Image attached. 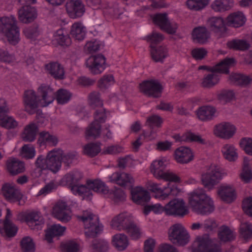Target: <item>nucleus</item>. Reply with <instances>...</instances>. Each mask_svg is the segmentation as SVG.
Listing matches in <instances>:
<instances>
[{"label":"nucleus","mask_w":252,"mask_h":252,"mask_svg":"<svg viewBox=\"0 0 252 252\" xmlns=\"http://www.w3.org/2000/svg\"><path fill=\"white\" fill-rule=\"evenodd\" d=\"M83 174L80 171L73 170L65 174L61 180L63 186H67L74 195L83 196L86 199H91L92 191L105 194L108 190L106 184L99 179L88 180L85 185L81 183Z\"/></svg>","instance_id":"1"},{"label":"nucleus","mask_w":252,"mask_h":252,"mask_svg":"<svg viewBox=\"0 0 252 252\" xmlns=\"http://www.w3.org/2000/svg\"><path fill=\"white\" fill-rule=\"evenodd\" d=\"M109 179L112 183L126 188L130 189L131 199L135 204L145 205L149 202L151 199L149 192L141 187L133 188L134 180L129 174L116 172L113 173Z\"/></svg>","instance_id":"2"},{"label":"nucleus","mask_w":252,"mask_h":252,"mask_svg":"<svg viewBox=\"0 0 252 252\" xmlns=\"http://www.w3.org/2000/svg\"><path fill=\"white\" fill-rule=\"evenodd\" d=\"M189 202L192 211L198 215H208L215 210L213 200L201 191L192 192L189 197Z\"/></svg>","instance_id":"3"},{"label":"nucleus","mask_w":252,"mask_h":252,"mask_svg":"<svg viewBox=\"0 0 252 252\" xmlns=\"http://www.w3.org/2000/svg\"><path fill=\"white\" fill-rule=\"evenodd\" d=\"M36 167L39 169L41 174L43 170H48L56 174L61 169L62 166V153L59 150L54 149L49 151L44 158L39 156L35 162Z\"/></svg>","instance_id":"4"},{"label":"nucleus","mask_w":252,"mask_h":252,"mask_svg":"<svg viewBox=\"0 0 252 252\" xmlns=\"http://www.w3.org/2000/svg\"><path fill=\"white\" fill-rule=\"evenodd\" d=\"M0 33L5 35L10 44L15 45L18 43L20 40V31L14 16L0 18Z\"/></svg>","instance_id":"5"},{"label":"nucleus","mask_w":252,"mask_h":252,"mask_svg":"<svg viewBox=\"0 0 252 252\" xmlns=\"http://www.w3.org/2000/svg\"><path fill=\"white\" fill-rule=\"evenodd\" d=\"M84 224L85 235L87 238L96 237L103 230V226L100 225L97 216L90 212L85 211L82 216H78Z\"/></svg>","instance_id":"6"},{"label":"nucleus","mask_w":252,"mask_h":252,"mask_svg":"<svg viewBox=\"0 0 252 252\" xmlns=\"http://www.w3.org/2000/svg\"><path fill=\"white\" fill-rule=\"evenodd\" d=\"M139 91L149 97L159 98L161 97L163 87L158 79L145 80L139 83Z\"/></svg>","instance_id":"7"},{"label":"nucleus","mask_w":252,"mask_h":252,"mask_svg":"<svg viewBox=\"0 0 252 252\" xmlns=\"http://www.w3.org/2000/svg\"><path fill=\"white\" fill-rule=\"evenodd\" d=\"M168 237L173 244L179 246H184L189 242L190 236L182 224L176 223L170 227Z\"/></svg>","instance_id":"8"},{"label":"nucleus","mask_w":252,"mask_h":252,"mask_svg":"<svg viewBox=\"0 0 252 252\" xmlns=\"http://www.w3.org/2000/svg\"><path fill=\"white\" fill-rule=\"evenodd\" d=\"M222 177L221 168L219 166L211 164L208 171L202 174L201 182L205 188L212 189L222 179Z\"/></svg>","instance_id":"9"},{"label":"nucleus","mask_w":252,"mask_h":252,"mask_svg":"<svg viewBox=\"0 0 252 252\" xmlns=\"http://www.w3.org/2000/svg\"><path fill=\"white\" fill-rule=\"evenodd\" d=\"M1 191L5 199L9 202L18 203L19 205L22 206L27 201V197L21 190L9 183H5L2 185Z\"/></svg>","instance_id":"10"},{"label":"nucleus","mask_w":252,"mask_h":252,"mask_svg":"<svg viewBox=\"0 0 252 252\" xmlns=\"http://www.w3.org/2000/svg\"><path fill=\"white\" fill-rule=\"evenodd\" d=\"M149 189L155 193L156 198L159 197L162 199H165L169 195L177 196L181 191L176 185L170 183H167L162 187L159 184L152 183L149 185Z\"/></svg>","instance_id":"11"},{"label":"nucleus","mask_w":252,"mask_h":252,"mask_svg":"<svg viewBox=\"0 0 252 252\" xmlns=\"http://www.w3.org/2000/svg\"><path fill=\"white\" fill-rule=\"evenodd\" d=\"M189 210L183 199L174 198L166 204L165 214L174 217L183 218Z\"/></svg>","instance_id":"12"},{"label":"nucleus","mask_w":252,"mask_h":252,"mask_svg":"<svg viewBox=\"0 0 252 252\" xmlns=\"http://www.w3.org/2000/svg\"><path fill=\"white\" fill-rule=\"evenodd\" d=\"M153 23L163 31L170 34L176 33L177 27L170 22L166 13H158L151 16Z\"/></svg>","instance_id":"13"},{"label":"nucleus","mask_w":252,"mask_h":252,"mask_svg":"<svg viewBox=\"0 0 252 252\" xmlns=\"http://www.w3.org/2000/svg\"><path fill=\"white\" fill-rule=\"evenodd\" d=\"M86 63L87 67L93 74H99L106 68V58L102 54H96L90 57Z\"/></svg>","instance_id":"14"},{"label":"nucleus","mask_w":252,"mask_h":252,"mask_svg":"<svg viewBox=\"0 0 252 252\" xmlns=\"http://www.w3.org/2000/svg\"><path fill=\"white\" fill-rule=\"evenodd\" d=\"M236 63L235 59L226 58L213 66L201 65L198 69L206 70L212 73H219L225 74L229 73V67Z\"/></svg>","instance_id":"15"},{"label":"nucleus","mask_w":252,"mask_h":252,"mask_svg":"<svg viewBox=\"0 0 252 252\" xmlns=\"http://www.w3.org/2000/svg\"><path fill=\"white\" fill-rule=\"evenodd\" d=\"M65 9L68 16L74 19L81 17L85 12V5L81 0H67Z\"/></svg>","instance_id":"16"},{"label":"nucleus","mask_w":252,"mask_h":252,"mask_svg":"<svg viewBox=\"0 0 252 252\" xmlns=\"http://www.w3.org/2000/svg\"><path fill=\"white\" fill-rule=\"evenodd\" d=\"M38 96L32 90H26L24 93L23 102L25 109L30 114H34L38 107L40 101Z\"/></svg>","instance_id":"17"},{"label":"nucleus","mask_w":252,"mask_h":252,"mask_svg":"<svg viewBox=\"0 0 252 252\" xmlns=\"http://www.w3.org/2000/svg\"><path fill=\"white\" fill-rule=\"evenodd\" d=\"M37 95L42 107H46L55 99V92L52 87L47 84H42L37 89Z\"/></svg>","instance_id":"18"},{"label":"nucleus","mask_w":252,"mask_h":252,"mask_svg":"<svg viewBox=\"0 0 252 252\" xmlns=\"http://www.w3.org/2000/svg\"><path fill=\"white\" fill-rule=\"evenodd\" d=\"M215 134L219 137L229 139L236 132V127L229 122H222L215 126Z\"/></svg>","instance_id":"19"},{"label":"nucleus","mask_w":252,"mask_h":252,"mask_svg":"<svg viewBox=\"0 0 252 252\" xmlns=\"http://www.w3.org/2000/svg\"><path fill=\"white\" fill-rule=\"evenodd\" d=\"M210 30L214 33H219L221 37L225 36L228 29L223 19L220 17H212L208 20Z\"/></svg>","instance_id":"20"},{"label":"nucleus","mask_w":252,"mask_h":252,"mask_svg":"<svg viewBox=\"0 0 252 252\" xmlns=\"http://www.w3.org/2000/svg\"><path fill=\"white\" fill-rule=\"evenodd\" d=\"M133 223L134 221L130 216L125 213H122L112 220L111 225L113 228L118 230H125L126 231Z\"/></svg>","instance_id":"21"},{"label":"nucleus","mask_w":252,"mask_h":252,"mask_svg":"<svg viewBox=\"0 0 252 252\" xmlns=\"http://www.w3.org/2000/svg\"><path fill=\"white\" fill-rule=\"evenodd\" d=\"M37 17L35 8L30 5L22 6L18 11L19 20L23 23L28 24L33 22Z\"/></svg>","instance_id":"22"},{"label":"nucleus","mask_w":252,"mask_h":252,"mask_svg":"<svg viewBox=\"0 0 252 252\" xmlns=\"http://www.w3.org/2000/svg\"><path fill=\"white\" fill-rule=\"evenodd\" d=\"M246 20V17L242 12L236 11L229 14L225 19V22L228 27L238 28L243 26Z\"/></svg>","instance_id":"23"},{"label":"nucleus","mask_w":252,"mask_h":252,"mask_svg":"<svg viewBox=\"0 0 252 252\" xmlns=\"http://www.w3.org/2000/svg\"><path fill=\"white\" fill-rule=\"evenodd\" d=\"M210 37V34L205 26L195 27L191 32V38L193 42L199 44L206 43Z\"/></svg>","instance_id":"24"},{"label":"nucleus","mask_w":252,"mask_h":252,"mask_svg":"<svg viewBox=\"0 0 252 252\" xmlns=\"http://www.w3.org/2000/svg\"><path fill=\"white\" fill-rule=\"evenodd\" d=\"M6 168L10 175L15 176L25 171V165L23 161L16 158H11L6 160Z\"/></svg>","instance_id":"25"},{"label":"nucleus","mask_w":252,"mask_h":252,"mask_svg":"<svg viewBox=\"0 0 252 252\" xmlns=\"http://www.w3.org/2000/svg\"><path fill=\"white\" fill-rule=\"evenodd\" d=\"M175 158L178 163L186 164L193 159V155L190 148L181 146L176 149Z\"/></svg>","instance_id":"26"},{"label":"nucleus","mask_w":252,"mask_h":252,"mask_svg":"<svg viewBox=\"0 0 252 252\" xmlns=\"http://www.w3.org/2000/svg\"><path fill=\"white\" fill-rule=\"evenodd\" d=\"M47 73L56 80H63L64 78L63 67L58 62H50L45 65Z\"/></svg>","instance_id":"27"},{"label":"nucleus","mask_w":252,"mask_h":252,"mask_svg":"<svg viewBox=\"0 0 252 252\" xmlns=\"http://www.w3.org/2000/svg\"><path fill=\"white\" fill-rule=\"evenodd\" d=\"M213 242L210 238L209 235L204 234L201 236H197L194 242L193 246H196L193 249V252H205L211 245Z\"/></svg>","instance_id":"28"},{"label":"nucleus","mask_w":252,"mask_h":252,"mask_svg":"<svg viewBox=\"0 0 252 252\" xmlns=\"http://www.w3.org/2000/svg\"><path fill=\"white\" fill-rule=\"evenodd\" d=\"M67 207L65 202H58L53 208V214L55 218L62 222H68L71 217L65 212Z\"/></svg>","instance_id":"29"},{"label":"nucleus","mask_w":252,"mask_h":252,"mask_svg":"<svg viewBox=\"0 0 252 252\" xmlns=\"http://www.w3.org/2000/svg\"><path fill=\"white\" fill-rule=\"evenodd\" d=\"M25 220L32 229H38L44 223V219L39 212H32L28 213Z\"/></svg>","instance_id":"30"},{"label":"nucleus","mask_w":252,"mask_h":252,"mask_svg":"<svg viewBox=\"0 0 252 252\" xmlns=\"http://www.w3.org/2000/svg\"><path fill=\"white\" fill-rule=\"evenodd\" d=\"M150 51L152 60L156 63H163L164 59L168 56V49L164 46H151Z\"/></svg>","instance_id":"31"},{"label":"nucleus","mask_w":252,"mask_h":252,"mask_svg":"<svg viewBox=\"0 0 252 252\" xmlns=\"http://www.w3.org/2000/svg\"><path fill=\"white\" fill-rule=\"evenodd\" d=\"M226 47L229 50L245 51L250 49L251 45L245 39L235 38L228 40L226 43Z\"/></svg>","instance_id":"32"},{"label":"nucleus","mask_w":252,"mask_h":252,"mask_svg":"<svg viewBox=\"0 0 252 252\" xmlns=\"http://www.w3.org/2000/svg\"><path fill=\"white\" fill-rule=\"evenodd\" d=\"M218 237L220 242L227 243L235 240L236 235L234 231L228 226L222 225L220 227Z\"/></svg>","instance_id":"33"},{"label":"nucleus","mask_w":252,"mask_h":252,"mask_svg":"<svg viewBox=\"0 0 252 252\" xmlns=\"http://www.w3.org/2000/svg\"><path fill=\"white\" fill-rule=\"evenodd\" d=\"M70 34L75 40L82 41L86 36V29L83 24L75 22L71 27Z\"/></svg>","instance_id":"34"},{"label":"nucleus","mask_w":252,"mask_h":252,"mask_svg":"<svg viewBox=\"0 0 252 252\" xmlns=\"http://www.w3.org/2000/svg\"><path fill=\"white\" fill-rule=\"evenodd\" d=\"M216 112V108L213 106H203L198 109L196 114L201 121H207L213 119Z\"/></svg>","instance_id":"35"},{"label":"nucleus","mask_w":252,"mask_h":252,"mask_svg":"<svg viewBox=\"0 0 252 252\" xmlns=\"http://www.w3.org/2000/svg\"><path fill=\"white\" fill-rule=\"evenodd\" d=\"M65 230V227L60 224H53L46 231L45 240L48 243H51L54 237L63 235Z\"/></svg>","instance_id":"36"},{"label":"nucleus","mask_w":252,"mask_h":252,"mask_svg":"<svg viewBox=\"0 0 252 252\" xmlns=\"http://www.w3.org/2000/svg\"><path fill=\"white\" fill-rule=\"evenodd\" d=\"M18 228L10 220H4L3 227L0 228V233L3 236L10 238L14 237L18 231Z\"/></svg>","instance_id":"37"},{"label":"nucleus","mask_w":252,"mask_h":252,"mask_svg":"<svg viewBox=\"0 0 252 252\" xmlns=\"http://www.w3.org/2000/svg\"><path fill=\"white\" fill-rule=\"evenodd\" d=\"M101 145L100 142L89 143L83 146V154L90 158H94L100 152Z\"/></svg>","instance_id":"38"},{"label":"nucleus","mask_w":252,"mask_h":252,"mask_svg":"<svg viewBox=\"0 0 252 252\" xmlns=\"http://www.w3.org/2000/svg\"><path fill=\"white\" fill-rule=\"evenodd\" d=\"M112 244L118 251H124L128 245L127 237L123 233L116 234L113 236Z\"/></svg>","instance_id":"39"},{"label":"nucleus","mask_w":252,"mask_h":252,"mask_svg":"<svg viewBox=\"0 0 252 252\" xmlns=\"http://www.w3.org/2000/svg\"><path fill=\"white\" fill-rule=\"evenodd\" d=\"M101 126L100 124L92 122L87 127L85 137L87 139H95L100 136Z\"/></svg>","instance_id":"40"},{"label":"nucleus","mask_w":252,"mask_h":252,"mask_svg":"<svg viewBox=\"0 0 252 252\" xmlns=\"http://www.w3.org/2000/svg\"><path fill=\"white\" fill-rule=\"evenodd\" d=\"M165 168L166 164L165 162L162 160L153 161L150 166L151 173L158 179H161L162 178L165 173L164 171Z\"/></svg>","instance_id":"41"},{"label":"nucleus","mask_w":252,"mask_h":252,"mask_svg":"<svg viewBox=\"0 0 252 252\" xmlns=\"http://www.w3.org/2000/svg\"><path fill=\"white\" fill-rule=\"evenodd\" d=\"M221 199L227 203H231L236 198L234 190L227 186L221 187L218 191Z\"/></svg>","instance_id":"42"},{"label":"nucleus","mask_w":252,"mask_h":252,"mask_svg":"<svg viewBox=\"0 0 252 252\" xmlns=\"http://www.w3.org/2000/svg\"><path fill=\"white\" fill-rule=\"evenodd\" d=\"M38 131V127L35 123H31L27 126L25 128V135L23 137L25 142L33 141Z\"/></svg>","instance_id":"43"},{"label":"nucleus","mask_w":252,"mask_h":252,"mask_svg":"<svg viewBox=\"0 0 252 252\" xmlns=\"http://www.w3.org/2000/svg\"><path fill=\"white\" fill-rule=\"evenodd\" d=\"M221 152L225 159L229 161H235L238 158L236 149L232 145L226 144L223 146Z\"/></svg>","instance_id":"44"},{"label":"nucleus","mask_w":252,"mask_h":252,"mask_svg":"<svg viewBox=\"0 0 252 252\" xmlns=\"http://www.w3.org/2000/svg\"><path fill=\"white\" fill-rule=\"evenodd\" d=\"M218 73H212L205 75L202 81V86L204 88H210L218 84L220 76Z\"/></svg>","instance_id":"45"},{"label":"nucleus","mask_w":252,"mask_h":252,"mask_svg":"<svg viewBox=\"0 0 252 252\" xmlns=\"http://www.w3.org/2000/svg\"><path fill=\"white\" fill-rule=\"evenodd\" d=\"M55 40L57 43L61 46H69L71 43L69 35L67 33H64L63 30L62 29L57 31Z\"/></svg>","instance_id":"46"},{"label":"nucleus","mask_w":252,"mask_h":252,"mask_svg":"<svg viewBox=\"0 0 252 252\" xmlns=\"http://www.w3.org/2000/svg\"><path fill=\"white\" fill-rule=\"evenodd\" d=\"M107 187L108 191L105 194H109L110 197L116 203L123 202L126 200V194L124 190L120 188H116L114 190H110Z\"/></svg>","instance_id":"47"},{"label":"nucleus","mask_w":252,"mask_h":252,"mask_svg":"<svg viewBox=\"0 0 252 252\" xmlns=\"http://www.w3.org/2000/svg\"><path fill=\"white\" fill-rule=\"evenodd\" d=\"M91 247L96 252H106L108 249L109 244L104 239H94L92 241Z\"/></svg>","instance_id":"48"},{"label":"nucleus","mask_w":252,"mask_h":252,"mask_svg":"<svg viewBox=\"0 0 252 252\" xmlns=\"http://www.w3.org/2000/svg\"><path fill=\"white\" fill-rule=\"evenodd\" d=\"M147 42L150 43V48L152 46H157L156 45L161 42L163 39V35L160 33L153 32L152 33L149 34L142 38Z\"/></svg>","instance_id":"49"},{"label":"nucleus","mask_w":252,"mask_h":252,"mask_svg":"<svg viewBox=\"0 0 252 252\" xmlns=\"http://www.w3.org/2000/svg\"><path fill=\"white\" fill-rule=\"evenodd\" d=\"M71 97V94L66 90L60 89L55 93V98L58 103L64 104L67 103Z\"/></svg>","instance_id":"50"},{"label":"nucleus","mask_w":252,"mask_h":252,"mask_svg":"<svg viewBox=\"0 0 252 252\" xmlns=\"http://www.w3.org/2000/svg\"><path fill=\"white\" fill-rule=\"evenodd\" d=\"M209 3V0H188V7L192 10L199 11L205 7Z\"/></svg>","instance_id":"51"},{"label":"nucleus","mask_w":252,"mask_h":252,"mask_svg":"<svg viewBox=\"0 0 252 252\" xmlns=\"http://www.w3.org/2000/svg\"><path fill=\"white\" fill-rule=\"evenodd\" d=\"M240 236L246 241L252 238V225L248 222L241 225L239 229Z\"/></svg>","instance_id":"52"},{"label":"nucleus","mask_w":252,"mask_h":252,"mask_svg":"<svg viewBox=\"0 0 252 252\" xmlns=\"http://www.w3.org/2000/svg\"><path fill=\"white\" fill-rule=\"evenodd\" d=\"M211 7L216 12H223L230 9L229 0H215L212 3Z\"/></svg>","instance_id":"53"},{"label":"nucleus","mask_w":252,"mask_h":252,"mask_svg":"<svg viewBox=\"0 0 252 252\" xmlns=\"http://www.w3.org/2000/svg\"><path fill=\"white\" fill-rule=\"evenodd\" d=\"M18 123L13 118L8 117L7 114L0 116V126L7 129H13L16 127Z\"/></svg>","instance_id":"54"},{"label":"nucleus","mask_w":252,"mask_h":252,"mask_svg":"<svg viewBox=\"0 0 252 252\" xmlns=\"http://www.w3.org/2000/svg\"><path fill=\"white\" fill-rule=\"evenodd\" d=\"M20 245L23 252H35V245L33 240L30 237H24L21 241Z\"/></svg>","instance_id":"55"},{"label":"nucleus","mask_w":252,"mask_h":252,"mask_svg":"<svg viewBox=\"0 0 252 252\" xmlns=\"http://www.w3.org/2000/svg\"><path fill=\"white\" fill-rule=\"evenodd\" d=\"M114 82L115 79L113 75H105L98 80L97 86L101 90H106Z\"/></svg>","instance_id":"56"},{"label":"nucleus","mask_w":252,"mask_h":252,"mask_svg":"<svg viewBox=\"0 0 252 252\" xmlns=\"http://www.w3.org/2000/svg\"><path fill=\"white\" fill-rule=\"evenodd\" d=\"M100 94L99 93L94 92L89 96L90 106L93 108L97 107H102L103 101L100 99Z\"/></svg>","instance_id":"57"},{"label":"nucleus","mask_w":252,"mask_h":252,"mask_svg":"<svg viewBox=\"0 0 252 252\" xmlns=\"http://www.w3.org/2000/svg\"><path fill=\"white\" fill-rule=\"evenodd\" d=\"M106 111V109L102 107L96 109L94 113V120L93 122L100 124V125L104 123L107 119Z\"/></svg>","instance_id":"58"},{"label":"nucleus","mask_w":252,"mask_h":252,"mask_svg":"<svg viewBox=\"0 0 252 252\" xmlns=\"http://www.w3.org/2000/svg\"><path fill=\"white\" fill-rule=\"evenodd\" d=\"M146 123L151 128L154 126L160 127L163 123V120L158 115H153L147 118Z\"/></svg>","instance_id":"59"},{"label":"nucleus","mask_w":252,"mask_h":252,"mask_svg":"<svg viewBox=\"0 0 252 252\" xmlns=\"http://www.w3.org/2000/svg\"><path fill=\"white\" fill-rule=\"evenodd\" d=\"M23 32L25 36L29 39L35 38L39 35L38 28L35 25L25 28Z\"/></svg>","instance_id":"60"},{"label":"nucleus","mask_w":252,"mask_h":252,"mask_svg":"<svg viewBox=\"0 0 252 252\" xmlns=\"http://www.w3.org/2000/svg\"><path fill=\"white\" fill-rule=\"evenodd\" d=\"M241 178L245 183H249L252 180V171L248 163H244L241 174Z\"/></svg>","instance_id":"61"},{"label":"nucleus","mask_w":252,"mask_h":252,"mask_svg":"<svg viewBox=\"0 0 252 252\" xmlns=\"http://www.w3.org/2000/svg\"><path fill=\"white\" fill-rule=\"evenodd\" d=\"M240 146L243 148L245 153L252 156V138L249 137H243L240 141Z\"/></svg>","instance_id":"62"},{"label":"nucleus","mask_w":252,"mask_h":252,"mask_svg":"<svg viewBox=\"0 0 252 252\" xmlns=\"http://www.w3.org/2000/svg\"><path fill=\"white\" fill-rule=\"evenodd\" d=\"M126 232L129 234L132 240H137L141 237L140 229L134 222L131 226L128 227Z\"/></svg>","instance_id":"63"},{"label":"nucleus","mask_w":252,"mask_h":252,"mask_svg":"<svg viewBox=\"0 0 252 252\" xmlns=\"http://www.w3.org/2000/svg\"><path fill=\"white\" fill-rule=\"evenodd\" d=\"M242 207L244 213L249 217H252V197L249 196L244 199Z\"/></svg>","instance_id":"64"}]
</instances>
